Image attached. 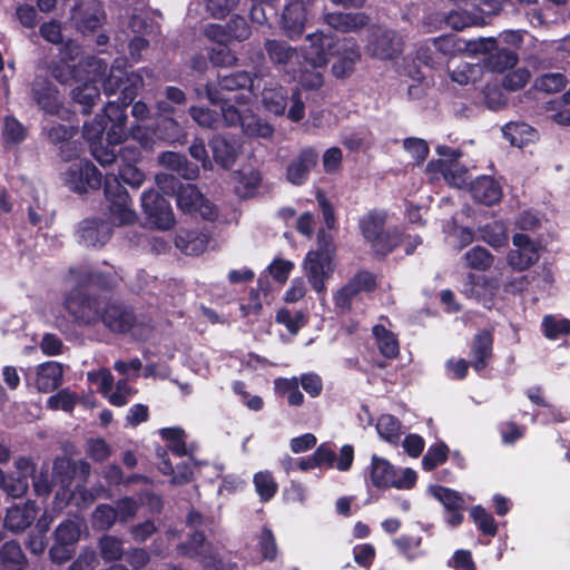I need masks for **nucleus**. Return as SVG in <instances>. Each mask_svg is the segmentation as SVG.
Segmentation results:
<instances>
[{"label": "nucleus", "mask_w": 570, "mask_h": 570, "mask_svg": "<svg viewBox=\"0 0 570 570\" xmlns=\"http://www.w3.org/2000/svg\"><path fill=\"white\" fill-rule=\"evenodd\" d=\"M376 430L381 439L393 444L399 442L403 433L400 421L391 414H383L379 417Z\"/></svg>", "instance_id": "a18cd8bd"}, {"label": "nucleus", "mask_w": 570, "mask_h": 570, "mask_svg": "<svg viewBox=\"0 0 570 570\" xmlns=\"http://www.w3.org/2000/svg\"><path fill=\"white\" fill-rule=\"evenodd\" d=\"M317 160L318 155L314 149H303L289 161L286 168L287 180L297 186L304 184L307 180L311 170L316 166Z\"/></svg>", "instance_id": "393cba45"}, {"label": "nucleus", "mask_w": 570, "mask_h": 570, "mask_svg": "<svg viewBox=\"0 0 570 570\" xmlns=\"http://www.w3.org/2000/svg\"><path fill=\"white\" fill-rule=\"evenodd\" d=\"M372 333L377 348L383 356L393 358L399 354V341L392 331L382 324H377L373 326Z\"/></svg>", "instance_id": "a19ab883"}, {"label": "nucleus", "mask_w": 570, "mask_h": 570, "mask_svg": "<svg viewBox=\"0 0 570 570\" xmlns=\"http://www.w3.org/2000/svg\"><path fill=\"white\" fill-rule=\"evenodd\" d=\"M473 199L485 206H492L500 202L502 188L499 183L489 176L478 177L470 186Z\"/></svg>", "instance_id": "cd10ccee"}, {"label": "nucleus", "mask_w": 570, "mask_h": 570, "mask_svg": "<svg viewBox=\"0 0 570 570\" xmlns=\"http://www.w3.org/2000/svg\"><path fill=\"white\" fill-rule=\"evenodd\" d=\"M63 306L78 323L90 324L99 318L97 301L86 296L79 287L72 288L66 295Z\"/></svg>", "instance_id": "a211bd4d"}, {"label": "nucleus", "mask_w": 570, "mask_h": 570, "mask_svg": "<svg viewBox=\"0 0 570 570\" xmlns=\"http://www.w3.org/2000/svg\"><path fill=\"white\" fill-rule=\"evenodd\" d=\"M188 553L200 558L204 567L209 570H227V567L217 559L213 548L205 542L204 535L199 532L191 534Z\"/></svg>", "instance_id": "c756f323"}, {"label": "nucleus", "mask_w": 570, "mask_h": 570, "mask_svg": "<svg viewBox=\"0 0 570 570\" xmlns=\"http://www.w3.org/2000/svg\"><path fill=\"white\" fill-rule=\"evenodd\" d=\"M308 6L303 0H287L282 13V29L292 40L298 39L305 29Z\"/></svg>", "instance_id": "412c9836"}, {"label": "nucleus", "mask_w": 570, "mask_h": 570, "mask_svg": "<svg viewBox=\"0 0 570 570\" xmlns=\"http://www.w3.org/2000/svg\"><path fill=\"white\" fill-rule=\"evenodd\" d=\"M106 129L105 114L96 117L92 121L83 125V136L91 144V146L101 142L102 134Z\"/></svg>", "instance_id": "338daca9"}, {"label": "nucleus", "mask_w": 570, "mask_h": 570, "mask_svg": "<svg viewBox=\"0 0 570 570\" xmlns=\"http://www.w3.org/2000/svg\"><path fill=\"white\" fill-rule=\"evenodd\" d=\"M566 83V77L560 72L546 73L535 81L537 88L548 94L560 91Z\"/></svg>", "instance_id": "0e129e2a"}, {"label": "nucleus", "mask_w": 570, "mask_h": 570, "mask_svg": "<svg viewBox=\"0 0 570 570\" xmlns=\"http://www.w3.org/2000/svg\"><path fill=\"white\" fill-rule=\"evenodd\" d=\"M234 189L239 198L253 197L261 184V174L255 169H242L233 174Z\"/></svg>", "instance_id": "f704fd0d"}, {"label": "nucleus", "mask_w": 570, "mask_h": 570, "mask_svg": "<svg viewBox=\"0 0 570 570\" xmlns=\"http://www.w3.org/2000/svg\"><path fill=\"white\" fill-rule=\"evenodd\" d=\"M85 531H87V524L82 519H67L57 527L55 541L75 547Z\"/></svg>", "instance_id": "e433bc0d"}, {"label": "nucleus", "mask_w": 570, "mask_h": 570, "mask_svg": "<svg viewBox=\"0 0 570 570\" xmlns=\"http://www.w3.org/2000/svg\"><path fill=\"white\" fill-rule=\"evenodd\" d=\"M53 473L56 478H59L61 487L67 488L76 473L75 463L67 458H57L53 462Z\"/></svg>", "instance_id": "69168bd1"}, {"label": "nucleus", "mask_w": 570, "mask_h": 570, "mask_svg": "<svg viewBox=\"0 0 570 570\" xmlns=\"http://www.w3.org/2000/svg\"><path fill=\"white\" fill-rule=\"evenodd\" d=\"M367 475L372 485L376 489L395 488L409 490L416 481V472L410 468L397 470L386 459L372 455L371 464L367 468Z\"/></svg>", "instance_id": "6e6552de"}, {"label": "nucleus", "mask_w": 570, "mask_h": 570, "mask_svg": "<svg viewBox=\"0 0 570 570\" xmlns=\"http://www.w3.org/2000/svg\"><path fill=\"white\" fill-rule=\"evenodd\" d=\"M262 88V102L268 112L276 116L284 114L287 106L286 92L281 86H274L267 83V81L261 82Z\"/></svg>", "instance_id": "72a5a7b5"}, {"label": "nucleus", "mask_w": 570, "mask_h": 570, "mask_svg": "<svg viewBox=\"0 0 570 570\" xmlns=\"http://www.w3.org/2000/svg\"><path fill=\"white\" fill-rule=\"evenodd\" d=\"M124 166L119 169V177L129 186L139 187L145 180V174L135 166L140 153L136 147L126 146L121 150Z\"/></svg>", "instance_id": "2f4dec72"}, {"label": "nucleus", "mask_w": 570, "mask_h": 570, "mask_svg": "<svg viewBox=\"0 0 570 570\" xmlns=\"http://www.w3.org/2000/svg\"><path fill=\"white\" fill-rule=\"evenodd\" d=\"M26 386L40 393H50L63 383V365L48 361L22 370Z\"/></svg>", "instance_id": "9d476101"}, {"label": "nucleus", "mask_w": 570, "mask_h": 570, "mask_svg": "<svg viewBox=\"0 0 570 570\" xmlns=\"http://www.w3.org/2000/svg\"><path fill=\"white\" fill-rule=\"evenodd\" d=\"M466 266L473 269L485 271L493 264V256L483 247L475 246L464 255Z\"/></svg>", "instance_id": "5fc2aeb1"}, {"label": "nucleus", "mask_w": 570, "mask_h": 570, "mask_svg": "<svg viewBox=\"0 0 570 570\" xmlns=\"http://www.w3.org/2000/svg\"><path fill=\"white\" fill-rule=\"evenodd\" d=\"M2 135L6 144L17 145L24 140L27 130L20 121L8 116L4 118Z\"/></svg>", "instance_id": "13d9d810"}, {"label": "nucleus", "mask_w": 570, "mask_h": 570, "mask_svg": "<svg viewBox=\"0 0 570 570\" xmlns=\"http://www.w3.org/2000/svg\"><path fill=\"white\" fill-rule=\"evenodd\" d=\"M126 82L127 85L121 89L119 101L108 102L104 108L105 118L111 122L107 129V141L110 145H119L126 139V107L132 102L138 90L142 87L144 78L139 72H130L126 77Z\"/></svg>", "instance_id": "39448f33"}, {"label": "nucleus", "mask_w": 570, "mask_h": 570, "mask_svg": "<svg viewBox=\"0 0 570 570\" xmlns=\"http://www.w3.org/2000/svg\"><path fill=\"white\" fill-rule=\"evenodd\" d=\"M176 247L187 255H199L208 245V236L197 232H181L175 239Z\"/></svg>", "instance_id": "4c0bfd02"}, {"label": "nucleus", "mask_w": 570, "mask_h": 570, "mask_svg": "<svg viewBox=\"0 0 570 570\" xmlns=\"http://www.w3.org/2000/svg\"><path fill=\"white\" fill-rule=\"evenodd\" d=\"M482 239L490 246L498 248L508 244V230L503 223L493 222L481 228Z\"/></svg>", "instance_id": "09e8293b"}, {"label": "nucleus", "mask_w": 570, "mask_h": 570, "mask_svg": "<svg viewBox=\"0 0 570 570\" xmlns=\"http://www.w3.org/2000/svg\"><path fill=\"white\" fill-rule=\"evenodd\" d=\"M502 132L512 146L519 148L537 139L535 130L524 122H510L503 127Z\"/></svg>", "instance_id": "58836bf2"}, {"label": "nucleus", "mask_w": 570, "mask_h": 570, "mask_svg": "<svg viewBox=\"0 0 570 570\" xmlns=\"http://www.w3.org/2000/svg\"><path fill=\"white\" fill-rule=\"evenodd\" d=\"M215 160L224 168H229L236 160L237 148L224 137H216L212 141Z\"/></svg>", "instance_id": "49530a36"}, {"label": "nucleus", "mask_w": 570, "mask_h": 570, "mask_svg": "<svg viewBox=\"0 0 570 570\" xmlns=\"http://www.w3.org/2000/svg\"><path fill=\"white\" fill-rule=\"evenodd\" d=\"M261 82L257 76L253 79L248 72L238 71L219 78L217 85L208 83L206 91L212 87L217 96L232 98L229 104L240 107L248 105L250 96L261 89Z\"/></svg>", "instance_id": "1a4fd4ad"}, {"label": "nucleus", "mask_w": 570, "mask_h": 570, "mask_svg": "<svg viewBox=\"0 0 570 570\" xmlns=\"http://www.w3.org/2000/svg\"><path fill=\"white\" fill-rule=\"evenodd\" d=\"M323 21L328 24L331 28L340 31V32H353L357 31L361 28L365 27L370 19L363 12L356 13H343V12H333L325 13L323 17Z\"/></svg>", "instance_id": "7c9ffc66"}, {"label": "nucleus", "mask_w": 570, "mask_h": 570, "mask_svg": "<svg viewBox=\"0 0 570 570\" xmlns=\"http://www.w3.org/2000/svg\"><path fill=\"white\" fill-rule=\"evenodd\" d=\"M105 195L109 203L110 219L115 224L129 225L136 220L130 197L116 176H106Z\"/></svg>", "instance_id": "9b49d317"}, {"label": "nucleus", "mask_w": 570, "mask_h": 570, "mask_svg": "<svg viewBox=\"0 0 570 570\" xmlns=\"http://www.w3.org/2000/svg\"><path fill=\"white\" fill-rule=\"evenodd\" d=\"M431 180H439L438 174L453 187L462 188L468 181V170L455 161L446 163L444 159L432 160L426 166Z\"/></svg>", "instance_id": "b1692460"}, {"label": "nucleus", "mask_w": 570, "mask_h": 570, "mask_svg": "<svg viewBox=\"0 0 570 570\" xmlns=\"http://www.w3.org/2000/svg\"><path fill=\"white\" fill-rule=\"evenodd\" d=\"M264 49L269 61L306 89H317L323 85V76L320 71L303 68L301 52L287 42L275 39H267Z\"/></svg>", "instance_id": "f257e3e1"}, {"label": "nucleus", "mask_w": 570, "mask_h": 570, "mask_svg": "<svg viewBox=\"0 0 570 570\" xmlns=\"http://www.w3.org/2000/svg\"><path fill=\"white\" fill-rule=\"evenodd\" d=\"M254 484L256 492L263 501L271 500L277 492V483L271 472L261 471L254 475Z\"/></svg>", "instance_id": "6e6d98bb"}, {"label": "nucleus", "mask_w": 570, "mask_h": 570, "mask_svg": "<svg viewBox=\"0 0 570 570\" xmlns=\"http://www.w3.org/2000/svg\"><path fill=\"white\" fill-rule=\"evenodd\" d=\"M158 161L161 166L177 171L185 179L193 180L198 177V167L187 161L181 154L174 151H165L159 155Z\"/></svg>", "instance_id": "c9c22d12"}, {"label": "nucleus", "mask_w": 570, "mask_h": 570, "mask_svg": "<svg viewBox=\"0 0 570 570\" xmlns=\"http://www.w3.org/2000/svg\"><path fill=\"white\" fill-rule=\"evenodd\" d=\"M317 244V249L306 254L302 268L312 288L322 299L326 292L325 281L332 277L335 268L334 247L331 237L324 232L318 234Z\"/></svg>", "instance_id": "20e7f679"}, {"label": "nucleus", "mask_w": 570, "mask_h": 570, "mask_svg": "<svg viewBox=\"0 0 570 570\" xmlns=\"http://www.w3.org/2000/svg\"><path fill=\"white\" fill-rule=\"evenodd\" d=\"M111 236V228L106 222L85 219L78 228L79 242L87 247L105 245Z\"/></svg>", "instance_id": "a878e982"}, {"label": "nucleus", "mask_w": 570, "mask_h": 570, "mask_svg": "<svg viewBox=\"0 0 570 570\" xmlns=\"http://www.w3.org/2000/svg\"><path fill=\"white\" fill-rule=\"evenodd\" d=\"M1 561L6 570H21L24 557L20 546L12 541L4 543L1 549Z\"/></svg>", "instance_id": "8fccbe9b"}, {"label": "nucleus", "mask_w": 570, "mask_h": 570, "mask_svg": "<svg viewBox=\"0 0 570 570\" xmlns=\"http://www.w3.org/2000/svg\"><path fill=\"white\" fill-rule=\"evenodd\" d=\"M375 286L374 276L368 272L356 274L347 284L334 295L336 308L346 312L351 308L353 298L361 292H368Z\"/></svg>", "instance_id": "5701e85b"}, {"label": "nucleus", "mask_w": 570, "mask_h": 570, "mask_svg": "<svg viewBox=\"0 0 570 570\" xmlns=\"http://www.w3.org/2000/svg\"><path fill=\"white\" fill-rule=\"evenodd\" d=\"M78 400L79 397L75 392H71L69 389H62L47 400V406L53 411L72 412Z\"/></svg>", "instance_id": "603ef678"}, {"label": "nucleus", "mask_w": 570, "mask_h": 570, "mask_svg": "<svg viewBox=\"0 0 570 570\" xmlns=\"http://www.w3.org/2000/svg\"><path fill=\"white\" fill-rule=\"evenodd\" d=\"M37 508L33 502L14 504L8 508L4 517V527L14 533L24 531L35 520Z\"/></svg>", "instance_id": "bb28decb"}, {"label": "nucleus", "mask_w": 570, "mask_h": 570, "mask_svg": "<svg viewBox=\"0 0 570 570\" xmlns=\"http://www.w3.org/2000/svg\"><path fill=\"white\" fill-rule=\"evenodd\" d=\"M33 98L48 114H57L60 106L59 94L45 78H37L32 85Z\"/></svg>", "instance_id": "473e14b6"}, {"label": "nucleus", "mask_w": 570, "mask_h": 570, "mask_svg": "<svg viewBox=\"0 0 570 570\" xmlns=\"http://www.w3.org/2000/svg\"><path fill=\"white\" fill-rule=\"evenodd\" d=\"M126 61L124 59L115 60L114 65L108 68L105 75L96 77V80L88 78V73H85L82 81H77L78 85L72 89V99L82 106L83 112H89L91 107L99 99V89L96 86L97 82H101L106 95L111 96L118 91L121 94V89L126 82V77L130 75L125 70Z\"/></svg>", "instance_id": "f03ea898"}, {"label": "nucleus", "mask_w": 570, "mask_h": 570, "mask_svg": "<svg viewBox=\"0 0 570 570\" xmlns=\"http://www.w3.org/2000/svg\"><path fill=\"white\" fill-rule=\"evenodd\" d=\"M308 42L301 52V58L304 60L303 68L308 70L318 71L324 68L332 56V49L334 47V38L330 35H325L322 31L309 33L306 37Z\"/></svg>", "instance_id": "ddd939ff"}, {"label": "nucleus", "mask_w": 570, "mask_h": 570, "mask_svg": "<svg viewBox=\"0 0 570 570\" xmlns=\"http://www.w3.org/2000/svg\"><path fill=\"white\" fill-rule=\"evenodd\" d=\"M99 549L106 561L119 560L124 553L122 541L112 535H104L99 540Z\"/></svg>", "instance_id": "052dcab7"}, {"label": "nucleus", "mask_w": 570, "mask_h": 570, "mask_svg": "<svg viewBox=\"0 0 570 570\" xmlns=\"http://www.w3.org/2000/svg\"><path fill=\"white\" fill-rule=\"evenodd\" d=\"M101 320L112 332H130L137 340H145L150 331L148 326H140L136 324L132 313L119 305L108 306L105 309Z\"/></svg>", "instance_id": "2eb2a0df"}, {"label": "nucleus", "mask_w": 570, "mask_h": 570, "mask_svg": "<svg viewBox=\"0 0 570 570\" xmlns=\"http://www.w3.org/2000/svg\"><path fill=\"white\" fill-rule=\"evenodd\" d=\"M275 391L286 396L287 403L292 406H301L304 403V395L298 389V377H278L274 381Z\"/></svg>", "instance_id": "c03bdc74"}, {"label": "nucleus", "mask_w": 570, "mask_h": 570, "mask_svg": "<svg viewBox=\"0 0 570 570\" xmlns=\"http://www.w3.org/2000/svg\"><path fill=\"white\" fill-rule=\"evenodd\" d=\"M468 49L474 53H488L485 67L492 72H503L518 61V56L512 50L497 49L493 38H481L470 42Z\"/></svg>", "instance_id": "4468645a"}, {"label": "nucleus", "mask_w": 570, "mask_h": 570, "mask_svg": "<svg viewBox=\"0 0 570 570\" xmlns=\"http://www.w3.org/2000/svg\"><path fill=\"white\" fill-rule=\"evenodd\" d=\"M492 352V335L488 331L480 332L472 344V366L475 371H481L485 367L488 360Z\"/></svg>", "instance_id": "ea45409f"}, {"label": "nucleus", "mask_w": 570, "mask_h": 570, "mask_svg": "<svg viewBox=\"0 0 570 570\" xmlns=\"http://www.w3.org/2000/svg\"><path fill=\"white\" fill-rule=\"evenodd\" d=\"M79 46L73 41L67 42L60 49V61L52 66L51 73L55 79L61 83H67L73 79L82 81L85 73H88V78L96 80V77H101L107 71V63L97 57H87L78 62L77 66L71 62L79 56Z\"/></svg>", "instance_id": "7ed1b4c3"}, {"label": "nucleus", "mask_w": 570, "mask_h": 570, "mask_svg": "<svg viewBox=\"0 0 570 570\" xmlns=\"http://www.w3.org/2000/svg\"><path fill=\"white\" fill-rule=\"evenodd\" d=\"M449 448L444 443H436L429 448L423 456L422 465L426 471H432L448 459Z\"/></svg>", "instance_id": "680f3d73"}, {"label": "nucleus", "mask_w": 570, "mask_h": 570, "mask_svg": "<svg viewBox=\"0 0 570 570\" xmlns=\"http://www.w3.org/2000/svg\"><path fill=\"white\" fill-rule=\"evenodd\" d=\"M514 249L510 250L507 262L510 267L519 272L528 269L540 257V246L524 234H515L512 237Z\"/></svg>", "instance_id": "6ab92c4d"}, {"label": "nucleus", "mask_w": 570, "mask_h": 570, "mask_svg": "<svg viewBox=\"0 0 570 570\" xmlns=\"http://www.w3.org/2000/svg\"><path fill=\"white\" fill-rule=\"evenodd\" d=\"M177 206L185 213H198L207 220H214L217 208L198 190L195 185H180L177 190Z\"/></svg>", "instance_id": "dca6fc26"}, {"label": "nucleus", "mask_w": 570, "mask_h": 570, "mask_svg": "<svg viewBox=\"0 0 570 570\" xmlns=\"http://www.w3.org/2000/svg\"><path fill=\"white\" fill-rule=\"evenodd\" d=\"M387 214L384 210H371L360 218L358 226L364 239L376 254L390 253L401 240L395 228H386Z\"/></svg>", "instance_id": "0eeeda50"}, {"label": "nucleus", "mask_w": 570, "mask_h": 570, "mask_svg": "<svg viewBox=\"0 0 570 570\" xmlns=\"http://www.w3.org/2000/svg\"><path fill=\"white\" fill-rule=\"evenodd\" d=\"M544 335L549 340H556L560 335L570 332V321L567 318H558L551 315L544 316L542 321Z\"/></svg>", "instance_id": "e2e57ef3"}, {"label": "nucleus", "mask_w": 570, "mask_h": 570, "mask_svg": "<svg viewBox=\"0 0 570 570\" xmlns=\"http://www.w3.org/2000/svg\"><path fill=\"white\" fill-rule=\"evenodd\" d=\"M488 286H490V284L485 277L469 274L466 282L463 285V292L468 297L481 301L484 296L483 291H485ZM494 289L495 287L491 285V295L493 294Z\"/></svg>", "instance_id": "4d7b16f0"}, {"label": "nucleus", "mask_w": 570, "mask_h": 570, "mask_svg": "<svg viewBox=\"0 0 570 570\" xmlns=\"http://www.w3.org/2000/svg\"><path fill=\"white\" fill-rule=\"evenodd\" d=\"M471 515L483 533L490 535L495 534L497 525L494 519L483 508L474 507L471 510Z\"/></svg>", "instance_id": "774afa93"}, {"label": "nucleus", "mask_w": 570, "mask_h": 570, "mask_svg": "<svg viewBox=\"0 0 570 570\" xmlns=\"http://www.w3.org/2000/svg\"><path fill=\"white\" fill-rule=\"evenodd\" d=\"M72 158L73 160L63 171L62 180L72 191L82 194L89 188H98L101 184V175L87 159Z\"/></svg>", "instance_id": "f8f14e48"}, {"label": "nucleus", "mask_w": 570, "mask_h": 570, "mask_svg": "<svg viewBox=\"0 0 570 570\" xmlns=\"http://www.w3.org/2000/svg\"><path fill=\"white\" fill-rule=\"evenodd\" d=\"M159 458L161 459L158 465L159 471L163 474L173 475L170 480L173 485H183L191 481L193 471L188 463L184 462L174 468L166 453L159 454Z\"/></svg>", "instance_id": "37998d69"}, {"label": "nucleus", "mask_w": 570, "mask_h": 570, "mask_svg": "<svg viewBox=\"0 0 570 570\" xmlns=\"http://www.w3.org/2000/svg\"><path fill=\"white\" fill-rule=\"evenodd\" d=\"M430 492L446 510H462L464 507V499L451 489L441 485H432L430 487Z\"/></svg>", "instance_id": "3c124183"}, {"label": "nucleus", "mask_w": 570, "mask_h": 570, "mask_svg": "<svg viewBox=\"0 0 570 570\" xmlns=\"http://www.w3.org/2000/svg\"><path fill=\"white\" fill-rule=\"evenodd\" d=\"M449 73L451 80L461 86L474 85L482 78L483 67L480 63L462 61L453 68L449 67Z\"/></svg>", "instance_id": "79ce46f5"}, {"label": "nucleus", "mask_w": 570, "mask_h": 570, "mask_svg": "<svg viewBox=\"0 0 570 570\" xmlns=\"http://www.w3.org/2000/svg\"><path fill=\"white\" fill-rule=\"evenodd\" d=\"M249 17L253 22L265 24L269 16L275 13L276 0H250Z\"/></svg>", "instance_id": "864d4df0"}, {"label": "nucleus", "mask_w": 570, "mask_h": 570, "mask_svg": "<svg viewBox=\"0 0 570 570\" xmlns=\"http://www.w3.org/2000/svg\"><path fill=\"white\" fill-rule=\"evenodd\" d=\"M71 19L81 31H92L105 20V13L99 0H77L72 8Z\"/></svg>", "instance_id": "4be33fe9"}, {"label": "nucleus", "mask_w": 570, "mask_h": 570, "mask_svg": "<svg viewBox=\"0 0 570 570\" xmlns=\"http://www.w3.org/2000/svg\"><path fill=\"white\" fill-rule=\"evenodd\" d=\"M208 99L212 104H220V111L226 126H239L243 132L249 137H272L273 127L254 115L248 105L236 107L229 104L232 98L217 96L212 87L208 89Z\"/></svg>", "instance_id": "423d86ee"}, {"label": "nucleus", "mask_w": 570, "mask_h": 570, "mask_svg": "<svg viewBox=\"0 0 570 570\" xmlns=\"http://www.w3.org/2000/svg\"><path fill=\"white\" fill-rule=\"evenodd\" d=\"M141 207L148 220L160 229H168L175 223L170 204L155 190L141 195Z\"/></svg>", "instance_id": "f3484780"}, {"label": "nucleus", "mask_w": 570, "mask_h": 570, "mask_svg": "<svg viewBox=\"0 0 570 570\" xmlns=\"http://www.w3.org/2000/svg\"><path fill=\"white\" fill-rule=\"evenodd\" d=\"M117 519L115 508L108 504L98 505L92 513V527L97 530L110 529Z\"/></svg>", "instance_id": "bf43d9fd"}, {"label": "nucleus", "mask_w": 570, "mask_h": 570, "mask_svg": "<svg viewBox=\"0 0 570 570\" xmlns=\"http://www.w3.org/2000/svg\"><path fill=\"white\" fill-rule=\"evenodd\" d=\"M402 50L401 37L389 29L377 27L373 29L366 51L379 59H393Z\"/></svg>", "instance_id": "aec40b11"}, {"label": "nucleus", "mask_w": 570, "mask_h": 570, "mask_svg": "<svg viewBox=\"0 0 570 570\" xmlns=\"http://www.w3.org/2000/svg\"><path fill=\"white\" fill-rule=\"evenodd\" d=\"M160 436L168 443L170 451L178 455H187L186 433L180 428H164L159 430Z\"/></svg>", "instance_id": "de8ad7c7"}, {"label": "nucleus", "mask_w": 570, "mask_h": 570, "mask_svg": "<svg viewBox=\"0 0 570 570\" xmlns=\"http://www.w3.org/2000/svg\"><path fill=\"white\" fill-rule=\"evenodd\" d=\"M76 128L66 125H52L47 129V136L53 144L65 142L60 147V156L66 161H71L72 158L79 155V146L76 142L68 141L76 134Z\"/></svg>", "instance_id": "c85d7f7f"}]
</instances>
